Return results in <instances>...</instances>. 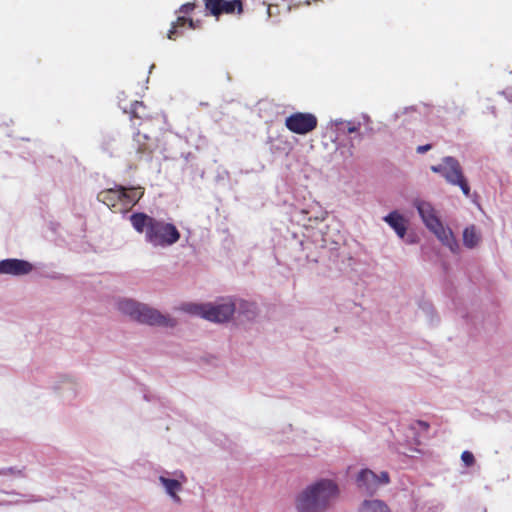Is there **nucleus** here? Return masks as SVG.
<instances>
[{
	"label": "nucleus",
	"instance_id": "10",
	"mask_svg": "<svg viewBox=\"0 0 512 512\" xmlns=\"http://www.w3.org/2000/svg\"><path fill=\"white\" fill-rule=\"evenodd\" d=\"M32 269V264L25 260L12 258L0 261V274L20 276L29 274Z\"/></svg>",
	"mask_w": 512,
	"mask_h": 512
},
{
	"label": "nucleus",
	"instance_id": "1",
	"mask_svg": "<svg viewBox=\"0 0 512 512\" xmlns=\"http://www.w3.org/2000/svg\"><path fill=\"white\" fill-rule=\"evenodd\" d=\"M340 496L338 484L331 479H319L298 494L295 504L298 512H326Z\"/></svg>",
	"mask_w": 512,
	"mask_h": 512
},
{
	"label": "nucleus",
	"instance_id": "12",
	"mask_svg": "<svg viewBox=\"0 0 512 512\" xmlns=\"http://www.w3.org/2000/svg\"><path fill=\"white\" fill-rule=\"evenodd\" d=\"M416 207L420 217L428 229L434 228L440 222L432 205L425 201H418Z\"/></svg>",
	"mask_w": 512,
	"mask_h": 512
},
{
	"label": "nucleus",
	"instance_id": "4",
	"mask_svg": "<svg viewBox=\"0 0 512 512\" xmlns=\"http://www.w3.org/2000/svg\"><path fill=\"white\" fill-rule=\"evenodd\" d=\"M118 309L122 313L129 315L132 319L144 324L159 326L175 325L173 319L161 314L158 310L131 299L120 300L118 302Z\"/></svg>",
	"mask_w": 512,
	"mask_h": 512
},
{
	"label": "nucleus",
	"instance_id": "15",
	"mask_svg": "<svg viewBox=\"0 0 512 512\" xmlns=\"http://www.w3.org/2000/svg\"><path fill=\"white\" fill-rule=\"evenodd\" d=\"M159 481L165 487L166 492L173 498L175 502H180L181 499L177 495V492L181 490V483L176 479H169L164 476L159 477Z\"/></svg>",
	"mask_w": 512,
	"mask_h": 512
},
{
	"label": "nucleus",
	"instance_id": "9",
	"mask_svg": "<svg viewBox=\"0 0 512 512\" xmlns=\"http://www.w3.org/2000/svg\"><path fill=\"white\" fill-rule=\"evenodd\" d=\"M235 312V303L232 300H226L221 304H207L205 319L222 323L230 320Z\"/></svg>",
	"mask_w": 512,
	"mask_h": 512
},
{
	"label": "nucleus",
	"instance_id": "8",
	"mask_svg": "<svg viewBox=\"0 0 512 512\" xmlns=\"http://www.w3.org/2000/svg\"><path fill=\"white\" fill-rule=\"evenodd\" d=\"M390 481L389 474L385 471L379 475L372 470L363 469L356 478L358 488L368 493L377 490L381 485L388 484Z\"/></svg>",
	"mask_w": 512,
	"mask_h": 512
},
{
	"label": "nucleus",
	"instance_id": "6",
	"mask_svg": "<svg viewBox=\"0 0 512 512\" xmlns=\"http://www.w3.org/2000/svg\"><path fill=\"white\" fill-rule=\"evenodd\" d=\"M157 141L151 138L146 132L137 130L133 133L127 153L135 163L151 159L157 149Z\"/></svg>",
	"mask_w": 512,
	"mask_h": 512
},
{
	"label": "nucleus",
	"instance_id": "22",
	"mask_svg": "<svg viewBox=\"0 0 512 512\" xmlns=\"http://www.w3.org/2000/svg\"><path fill=\"white\" fill-rule=\"evenodd\" d=\"M430 428V425L428 422L417 420L411 425V429L415 431H421L426 433Z\"/></svg>",
	"mask_w": 512,
	"mask_h": 512
},
{
	"label": "nucleus",
	"instance_id": "21",
	"mask_svg": "<svg viewBox=\"0 0 512 512\" xmlns=\"http://www.w3.org/2000/svg\"><path fill=\"white\" fill-rule=\"evenodd\" d=\"M223 0H205V8L215 17H219L217 6Z\"/></svg>",
	"mask_w": 512,
	"mask_h": 512
},
{
	"label": "nucleus",
	"instance_id": "20",
	"mask_svg": "<svg viewBox=\"0 0 512 512\" xmlns=\"http://www.w3.org/2000/svg\"><path fill=\"white\" fill-rule=\"evenodd\" d=\"M207 304H185L182 310L193 315H199L205 319Z\"/></svg>",
	"mask_w": 512,
	"mask_h": 512
},
{
	"label": "nucleus",
	"instance_id": "24",
	"mask_svg": "<svg viewBox=\"0 0 512 512\" xmlns=\"http://www.w3.org/2000/svg\"><path fill=\"white\" fill-rule=\"evenodd\" d=\"M360 126H361V124L359 122H357V123L353 122V121L347 122V124H346L347 133L352 134V133L359 132Z\"/></svg>",
	"mask_w": 512,
	"mask_h": 512
},
{
	"label": "nucleus",
	"instance_id": "13",
	"mask_svg": "<svg viewBox=\"0 0 512 512\" xmlns=\"http://www.w3.org/2000/svg\"><path fill=\"white\" fill-rule=\"evenodd\" d=\"M384 221L396 232L400 238H404L407 231V220L398 211H392L384 217Z\"/></svg>",
	"mask_w": 512,
	"mask_h": 512
},
{
	"label": "nucleus",
	"instance_id": "23",
	"mask_svg": "<svg viewBox=\"0 0 512 512\" xmlns=\"http://www.w3.org/2000/svg\"><path fill=\"white\" fill-rule=\"evenodd\" d=\"M461 459L467 467H470L475 463L474 455L470 451H464L461 454Z\"/></svg>",
	"mask_w": 512,
	"mask_h": 512
},
{
	"label": "nucleus",
	"instance_id": "27",
	"mask_svg": "<svg viewBox=\"0 0 512 512\" xmlns=\"http://www.w3.org/2000/svg\"><path fill=\"white\" fill-rule=\"evenodd\" d=\"M195 29L200 27V21L194 22Z\"/></svg>",
	"mask_w": 512,
	"mask_h": 512
},
{
	"label": "nucleus",
	"instance_id": "3",
	"mask_svg": "<svg viewBox=\"0 0 512 512\" xmlns=\"http://www.w3.org/2000/svg\"><path fill=\"white\" fill-rule=\"evenodd\" d=\"M144 195L142 187L116 185L98 193L97 200L105 204L113 213H127Z\"/></svg>",
	"mask_w": 512,
	"mask_h": 512
},
{
	"label": "nucleus",
	"instance_id": "26",
	"mask_svg": "<svg viewBox=\"0 0 512 512\" xmlns=\"http://www.w3.org/2000/svg\"><path fill=\"white\" fill-rule=\"evenodd\" d=\"M431 147L432 146L430 144L418 146L417 147V152L420 153V154H423V153L427 152L428 150H430Z\"/></svg>",
	"mask_w": 512,
	"mask_h": 512
},
{
	"label": "nucleus",
	"instance_id": "19",
	"mask_svg": "<svg viewBox=\"0 0 512 512\" xmlns=\"http://www.w3.org/2000/svg\"><path fill=\"white\" fill-rule=\"evenodd\" d=\"M188 24L189 28L195 29L194 21L191 18H186L185 16H179L176 21L172 24L171 29L169 30L167 37L170 40H175V36L177 34V29L184 27Z\"/></svg>",
	"mask_w": 512,
	"mask_h": 512
},
{
	"label": "nucleus",
	"instance_id": "7",
	"mask_svg": "<svg viewBox=\"0 0 512 512\" xmlns=\"http://www.w3.org/2000/svg\"><path fill=\"white\" fill-rule=\"evenodd\" d=\"M317 117L308 112H295L285 119L286 128L295 134L306 135L316 129Z\"/></svg>",
	"mask_w": 512,
	"mask_h": 512
},
{
	"label": "nucleus",
	"instance_id": "2",
	"mask_svg": "<svg viewBox=\"0 0 512 512\" xmlns=\"http://www.w3.org/2000/svg\"><path fill=\"white\" fill-rule=\"evenodd\" d=\"M129 220L135 231L144 233L145 240L155 247H167L180 239V232L174 224L143 212L133 213Z\"/></svg>",
	"mask_w": 512,
	"mask_h": 512
},
{
	"label": "nucleus",
	"instance_id": "16",
	"mask_svg": "<svg viewBox=\"0 0 512 512\" xmlns=\"http://www.w3.org/2000/svg\"><path fill=\"white\" fill-rule=\"evenodd\" d=\"M217 9L219 10V16L223 13L232 14L237 12L238 14H241L243 11V6L241 0H223L218 4Z\"/></svg>",
	"mask_w": 512,
	"mask_h": 512
},
{
	"label": "nucleus",
	"instance_id": "5",
	"mask_svg": "<svg viewBox=\"0 0 512 512\" xmlns=\"http://www.w3.org/2000/svg\"><path fill=\"white\" fill-rule=\"evenodd\" d=\"M434 173L441 174L447 183L458 186L466 197L470 196V186L460 162L451 156L444 157L442 163L431 166Z\"/></svg>",
	"mask_w": 512,
	"mask_h": 512
},
{
	"label": "nucleus",
	"instance_id": "14",
	"mask_svg": "<svg viewBox=\"0 0 512 512\" xmlns=\"http://www.w3.org/2000/svg\"><path fill=\"white\" fill-rule=\"evenodd\" d=\"M481 240V235L477 231L475 225L466 227L463 231V243L467 248L476 247Z\"/></svg>",
	"mask_w": 512,
	"mask_h": 512
},
{
	"label": "nucleus",
	"instance_id": "18",
	"mask_svg": "<svg viewBox=\"0 0 512 512\" xmlns=\"http://www.w3.org/2000/svg\"><path fill=\"white\" fill-rule=\"evenodd\" d=\"M359 512H391L389 507L381 500H366Z\"/></svg>",
	"mask_w": 512,
	"mask_h": 512
},
{
	"label": "nucleus",
	"instance_id": "11",
	"mask_svg": "<svg viewBox=\"0 0 512 512\" xmlns=\"http://www.w3.org/2000/svg\"><path fill=\"white\" fill-rule=\"evenodd\" d=\"M436 237L442 242L443 245L449 247L452 252H457L459 249L458 242L449 228H445L441 221L434 228H430Z\"/></svg>",
	"mask_w": 512,
	"mask_h": 512
},
{
	"label": "nucleus",
	"instance_id": "25",
	"mask_svg": "<svg viewBox=\"0 0 512 512\" xmlns=\"http://www.w3.org/2000/svg\"><path fill=\"white\" fill-rule=\"evenodd\" d=\"M195 9V4L194 3H185L183 4L180 9H179V12L180 13H183V14H189L191 13L193 10Z\"/></svg>",
	"mask_w": 512,
	"mask_h": 512
},
{
	"label": "nucleus",
	"instance_id": "17",
	"mask_svg": "<svg viewBox=\"0 0 512 512\" xmlns=\"http://www.w3.org/2000/svg\"><path fill=\"white\" fill-rule=\"evenodd\" d=\"M129 113L134 126H140L142 124L141 122L136 123L135 120H145L148 117L146 106L143 104V102L139 101H135L131 105Z\"/></svg>",
	"mask_w": 512,
	"mask_h": 512
}]
</instances>
